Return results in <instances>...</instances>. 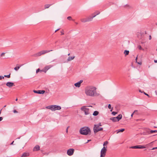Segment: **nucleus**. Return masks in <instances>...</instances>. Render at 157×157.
<instances>
[{
    "label": "nucleus",
    "instance_id": "nucleus-10",
    "mask_svg": "<svg viewBox=\"0 0 157 157\" xmlns=\"http://www.w3.org/2000/svg\"><path fill=\"white\" fill-rule=\"evenodd\" d=\"M33 91L34 93L39 94H43L45 92V91L44 90H33Z\"/></svg>",
    "mask_w": 157,
    "mask_h": 157
},
{
    "label": "nucleus",
    "instance_id": "nucleus-23",
    "mask_svg": "<svg viewBox=\"0 0 157 157\" xmlns=\"http://www.w3.org/2000/svg\"><path fill=\"white\" fill-rule=\"evenodd\" d=\"M146 148V147L144 145H138V149H143Z\"/></svg>",
    "mask_w": 157,
    "mask_h": 157
},
{
    "label": "nucleus",
    "instance_id": "nucleus-64",
    "mask_svg": "<svg viewBox=\"0 0 157 157\" xmlns=\"http://www.w3.org/2000/svg\"><path fill=\"white\" fill-rule=\"evenodd\" d=\"M146 150V149H145V150H144V151H145V150Z\"/></svg>",
    "mask_w": 157,
    "mask_h": 157
},
{
    "label": "nucleus",
    "instance_id": "nucleus-42",
    "mask_svg": "<svg viewBox=\"0 0 157 157\" xmlns=\"http://www.w3.org/2000/svg\"><path fill=\"white\" fill-rule=\"evenodd\" d=\"M5 54V53H2L1 54V56H4V55Z\"/></svg>",
    "mask_w": 157,
    "mask_h": 157
},
{
    "label": "nucleus",
    "instance_id": "nucleus-28",
    "mask_svg": "<svg viewBox=\"0 0 157 157\" xmlns=\"http://www.w3.org/2000/svg\"><path fill=\"white\" fill-rule=\"evenodd\" d=\"M109 142L108 141H106L104 142L103 144L104 147H105V146L108 144Z\"/></svg>",
    "mask_w": 157,
    "mask_h": 157
},
{
    "label": "nucleus",
    "instance_id": "nucleus-19",
    "mask_svg": "<svg viewBox=\"0 0 157 157\" xmlns=\"http://www.w3.org/2000/svg\"><path fill=\"white\" fill-rule=\"evenodd\" d=\"M75 56L69 57L67 60L68 61L74 59Z\"/></svg>",
    "mask_w": 157,
    "mask_h": 157
},
{
    "label": "nucleus",
    "instance_id": "nucleus-14",
    "mask_svg": "<svg viewBox=\"0 0 157 157\" xmlns=\"http://www.w3.org/2000/svg\"><path fill=\"white\" fill-rule=\"evenodd\" d=\"M150 130L149 129H147L145 131H144V135H147V134H149L150 133H150Z\"/></svg>",
    "mask_w": 157,
    "mask_h": 157
},
{
    "label": "nucleus",
    "instance_id": "nucleus-31",
    "mask_svg": "<svg viewBox=\"0 0 157 157\" xmlns=\"http://www.w3.org/2000/svg\"><path fill=\"white\" fill-rule=\"evenodd\" d=\"M10 75H11V74L10 73L9 75H4V77H6V78H9L10 77Z\"/></svg>",
    "mask_w": 157,
    "mask_h": 157
},
{
    "label": "nucleus",
    "instance_id": "nucleus-21",
    "mask_svg": "<svg viewBox=\"0 0 157 157\" xmlns=\"http://www.w3.org/2000/svg\"><path fill=\"white\" fill-rule=\"evenodd\" d=\"M125 129L124 128H121L120 129H119L117 130V133H118L119 132H123L124 131Z\"/></svg>",
    "mask_w": 157,
    "mask_h": 157
},
{
    "label": "nucleus",
    "instance_id": "nucleus-43",
    "mask_svg": "<svg viewBox=\"0 0 157 157\" xmlns=\"http://www.w3.org/2000/svg\"><path fill=\"white\" fill-rule=\"evenodd\" d=\"M3 120V117H0V121H1Z\"/></svg>",
    "mask_w": 157,
    "mask_h": 157
},
{
    "label": "nucleus",
    "instance_id": "nucleus-37",
    "mask_svg": "<svg viewBox=\"0 0 157 157\" xmlns=\"http://www.w3.org/2000/svg\"><path fill=\"white\" fill-rule=\"evenodd\" d=\"M67 19L69 20H72V18H71V16H69V17H67Z\"/></svg>",
    "mask_w": 157,
    "mask_h": 157
},
{
    "label": "nucleus",
    "instance_id": "nucleus-13",
    "mask_svg": "<svg viewBox=\"0 0 157 157\" xmlns=\"http://www.w3.org/2000/svg\"><path fill=\"white\" fill-rule=\"evenodd\" d=\"M40 147L38 145H36L34 147L33 151H37L40 150Z\"/></svg>",
    "mask_w": 157,
    "mask_h": 157
},
{
    "label": "nucleus",
    "instance_id": "nucleus-35",
    "mask_svg": "<svg viewBox=\"0 0 157 157\" xmlns=\"http://www.w3.org/2000/svg\"><path fill=\"white\" fill-rule=\"evenodd\" d=\"M143 93H144V94L145 95H146L148 97V98H150V96L148 94H147L146 93H145L144 91H143Z\"/></svg>",
    "mask_w": 157,
    "mask_h": 157
},
{
    "label": "nucleus",
    "instance_id": "nucleus-32",
    "mask_svg": "<svg viewBox=\"0 0 157 157\" xmlns=\"http://www.w3.org/2000/svg\"><path fill=\"white\" fill-rule=\"evenodd\" d=\"M157 132V130H151L150 131V133H153L154 132Z\"/></svg>",
    "mask_w": 157,
    "mask_h": 157
},
{
    "label": "nucleus",
    "instance_id": "nucleus-3",
    "mask_svg": "<svg viewBox=\"0 0 157 157\" xmlns=\"http://www.w3.org/2000/svg\"><path fill=\"white\" fill-rule=\"evenodd\" d=\"M46 108L49 109L52 111H55L56 110H59L61 109V107L60 106L56 105L48 106L46 107Z\"/></svg>",
    "mask_w": 157,
    "mask_h": 157
},
{
    "label": "nucleus",
    "instance_id": "nucleus-11",
    "mask_svg": "<svg viewBox=\"0 0 157 157\" xmlns=\"http://www.w3.org/2000/svg\"><path fill=\"white\" fill-rule=\"evenodd\" d=\"M83 82L82 80H80L78 82L75 84L74 85L76 87H79L81 86V83Z\"/></svg>",
    "mask_w": 157,
    "mask_h": 157
},
{
    "label": "nucleus",
    "instance_id": "nucleus-24",
    "mask_svg": "<svg viewBox=\"0 0 157 157\" xmlns=\"http://www.w3.org/2000/svg\"><path fill=\"white\" fill-rule=\"evenodd\" d=\"M138 145H136L134 146H132L130 147V148H133V149H138Z\"/></svg>",
    "mask_w": 157,
    "mask_h": 157
},
{
    "label": "nucleus",
    "instance_id": "nucleus-61",
    "mask_svg": "<svg viewBox=\"0 0 157 157\" xmlns=\"http://www.w3.org/2000/svg\"><path fill=\"white\" fill-rule=\"evenodd\" d=\"M90 140H88V141H90Z\"/></svg>",
    "mask_w": 157,
    "mask_h": 157
},
{
    "label": "nucleus",
    "instance_id": "nucleus-50",
    "mask_svg": "<svg viewBox=\"0 0 157 157\" xmlns=\"http://www.w3.org/2000/svg\"><path fill=\"white\" fill-rule=\"evenodd\" d=\"M59 29H56V31H55V32H57L59 30Z\"/></svg>",
    "mask_w": 157,
    "mask_h": 157
},
{
    "label": "nucleus",
    "instance_id": "nucleus-52",
    "mask_svg": "<svg viewBox=\"0 0 157 157\" xmlns=\"http://www.w3.org/2000/svg\"><path fill=\"white\" fill-rule=\"evenodd\" d=\"M14 141H13L10 144V145H12L13 144V143H14Z\"/></svg>",
    "mask_w": 157,
    "mask_h": 157
},
{
    "label": "nucleus",
    "instance_id": "nucleus-18",
    "mask_svg": "<svg viewBox=\"0 0 157 157\" xmlns=\"http://www.w3.org/2000/svg\"><path fill=\"white\" fill-rule=\"evenodd\" d=\"M98 114L99 112L98 111H95L94 112L93 115L94 116H96L98 115Z\"/></svg>",
    "mask_w": 157,
    "mask_h": 157
},
{
    "label": "nucleus",
    "instance_id": "nucleus-17",
    "mask_svg": "<svg viewBox=\"0 0 157 157\" xmlns=\"http://www.w3.org/2000/svg\"><path fill=\"white\" fill-rule=\"evenodd\" d=\"M52 4H46L44 6V9L48 8Z\"/></svg>",
    "mask_w": 157,
    "mask_h": 157
},
{
    "label": "nucleus",
    "instance_id": "nucleus-16",
    "mask_svg": "<svg viewBox=\"0 0 157 157\" xmlns=\"http://www.w3.org/2000/svg\"><path fill=\"white\" fill-rule=\"evenodd\" d=\"M116 117L117 120V121H119L120 120H121L122 118V115L121 114H120Z\"/></svg>",
    "mask_w": 157,
    "mask_h": 157
},
{
    "label": "nucleus",
    "instance_id": "nucleus-25",
    "mask_svg": "<svg viewBox=\"0 0 157 157\" xmlns=\"http://www.w3.org/2000/svg\"><path fill=\"white\" fill-rule=\"evenodd\" d=\"M81 21L82 22H87L86 18H82L81 19Z\"/></svg>",
    "mask_w": 157,
    "mask_h": 157
},
{
    "label": "nucleus",
    "instance_id": "nucleus-26",
    "mask_svg": "<svg viewBox=\"0 0 157 157\" xmlns=\"http://www.w3.org/2000/svg\"><path fill=\"white\" fill-rule=\"evenodd\" d=\"M21 66L22 65H21L20 66L15 67L14 68V69L16 71H17Z\"/></svg>",
    "mask_w": 157,
    "mask_h": 157
},
{
    "label": "nucleus",
    "instance_id": "nucleus-47",
    "mask_svg": "<svg viewBox=\"0 0 157 157\" xmlns=\"http://www.w3.org/2000/svg\"><path fill=\"white\" fill-rule=\"evenodd\" d=\"M155 93L156 95L157 96V90H156L155 91Z\"/></svg>",
    "mask_w": 157,
    "mask_h": 157
},
{
    "label": "nucleus",
    "instance_id": "nucleus-40",
    "mask_svg": "<svg viewBox=\"0 0 157 157\" xmlns=\"http://www.w3.org/2000/svg\"><path fill=\"white\" fill-rule=\"evenodd\" d=\"M4 76H0V80H1L2 79H3L4 78Z\"/></svg>",
    "mask_w": 157,
    "mask_h": 157
},
{
    "label": "nucleus",
    "instance_id": "nucleus-54",
    "mask_svg": "<svg viewBox=\"0 0 157 157\" xmlns=\"http://www.w3.org/2000/svg\"><path fill=\"white\" fill-rule=\"evenodd\" d=\"M139 91L140 92H141V93H143V92H142L141 91V90H139Z\"/></svg>",
    "mask_w": 157,
    "mask_h": 157
},
{
    "label": "nucleus",
    "instance_id": "nucleus-36",
    "mask_svg": "<svg viewBox=\"0 0 157 157\" xmlns=\"http://www.w3.org/2000/svg\"><path fill=\"white\" fill-rule=\"evenodd\" d=\"M61 35H63L64 34V31L63 30H61Z\"/></svg>",
    "mask_w": 157,
    "mask_h": 157
},
{
    "label": "nucleus",
    "instance_id": "nucleus-57",
    "mask_svg": "<svg viewBox=\"0 0 157 157\" xmlns=\"http://www.w3.org/2000/svg\"><path fill=\"white\" fill-rule=\"evenodd\" d=\"M48 153H45L44 154H45V155H48Z\"/></svg>",
    "mask_w": 157,
    "mask_h": 157
},
{
    "label": "nucleus",
    "instance_id": "nucleus-48",
    "mask_svg": "<svg viewBox=\"0 0 157 157\" xmlns=\"http://www.w3.org/2000/svg\"><path fill=\"white\" fill-rule=\"evenodd\" d=\"M156 149V147H153V148L151 149V150H154V149Z\"/></svg>",
    "mask_w": 157,
    "mask_h": 157
},
{
    "label": "nucleus",
    "instance_id": "nucleus-58",
    "mask_svg": "<svg viewBox=\"0 0 157 157\" xmlns=\"http://www.w3.org/2000/svg\"><path fill=\"white\" fill-rule=\"evenodd\" d=\"M20 137H19L17 138V139H20Z\"/></svg>",
    "mask_w": 157,
    "mask_h": 157
},
{
    "label": "nucleus",
    "instance_id": "nucleus-34",
    "mask_svg": "<svg viewBox=\"0 0 157 157\" xmlns=\"http://www.w3.org/2000/svg\"><path fill=\"white\" fill-rule=\"evenodd\" d=\"M117 113V112L113 111L112 113V114L113 115H115Z\"/></svg>",
    "mask_w": 157,
    "mask_h": 157
},
{
    "label": "nucleus",
    "instance_id": "nucleus-5",
    "mask_svg": "<svg viewBox=\"0 0 157 157\" xmlns=\"http://www.w3.org/2000/svg\"><path fill=\"white\" fill-rule=\"evenodd\" d=\"M101 126V123H99V124L97 125L95 124L94 125L93 130L95 133H96L99 131L103 130V128H98L99 127Z\"/></svg>",
    "mask_w": 157,
    "mask_h": 157
},
{
    "label": "nucleus",
    "instance_id": "nucleus-51",
    "mask_svg": "<svg viewBox=\"0 0 157 157\" xmlns=\"http://www.w3.org/2000/svg\"><path fill=\"white\" fill-rule=\"evenodd\" d=\"M154 62L155 63H157V60H154Z\"/></svg>",
    "mask_w": 157,
    "mask_h": 157
},
{
    "label": "nucleus",
    "instance_id": "nucleus-53",
    "mask_svg": "<svg viewBox=\"0 0 157 157\" xmlns=\"http://www.w3.org/2000/svg\"><path fill=\"white\" fill-rule=\"evenodd\" d=\"M68 127H67V129H66V131L67 132H68Z\"/></svg>",
    "mask_w": 157,
    "mask_h": 157
},
{
    "label": "nucleus",
    "instance_id": "nucleus-9",
    "mask_svg": "<svg viewBox=\"0 0 157 157\" xmlns=\"http://www.w3.org/2000/svg\"><path fill=\"white\" fill-rule=\"evenodd\" d=\"M74 149L72 148H70L67 150V154L69 155H72L74 153Z\"/></svg>",
    "mask_w": 157,
    "mask_h": 157
},
{
    "label": "nucleus",
    "instance_id": "nucleus-12",
    "mask_svg": "<svg viewBox=\"0 0 157 157\" xmlns=\"http://www.w3.org/2000/svg\"><path fill=\"white\" fill-rule=\"evenodd\" d=\"M6 85L7 86H8L9 88H10L14 86L13 83L10 82H8L6 83Z\"/></svg>",
    "mask_w": 157,
    "mask_h": 157
},
{
    "label": "nucleus",
    "instance_id": "nucleus-27",
    "mask_svg": "<svg viewBox=\"0 0 157 157\" xmlns=\"http://www.w3.org/2000/svg\"><path fill=\"white\" fill-rule=\"evenodd\" d=\"M108 107L109 109H111L110 110V111H112L113 109V108H111V104H109L108 105Z\"/></svg>",
    "mask_w": 157,
    "mask_h": 157
},
{
    "label": "nucleus",
    "instance_id": "nucleus-20",
    "mask_svg": "<svg viewBox=\"0 0 157 157\" xmlns=\"http://www.w3.org/2000/svg\"><path fill=\"white\" fill-rule=\"evenodd\" d=\"M129 53V51L128 50H125L124 52V53L125 55V56H126L128 55Z\"/></svg>",
    "mask_w": 157,
    "mask_h": 157
},
{
    "label": "nucleus",
    "instance_id": "nucleus-2",
    "mask_svg": "<svg viewBox=\"0 0 157 157\" xmlns=\"http://www.w3.org/2000/svg\"><path fill=\"white\" fill-rule=\"evenodd\" d=\"M91 132L90 128L87 127H85L81 128L80 132L81 134L83 135L90 134Z\"/></svg>",
    "mask_w": 157,
    "mask_h": 157
},
{
    "label": "nucleus",
    "instance_id": "nucleus-39",
    "mask_svg": "<svg viewBox=\"0 0 157 157\" xmlns=\"http://www.w3.org/2000/svg\"><path fill=\"white\" fill-rule=\"evenodd\" d=\"M136 63H137L138 64H139L140 65H141L142 64V62H136Z\"/></svg>",
    "mask_w": 157,
    "mask_h": 157
},
{
    "label": "nucleus",
    "instance_id": "nucleus-49",
    "mask_svg": "<svg viewBox=\"0 0 157 157\" xmlns=\"http://www.w3.org/2000/svg\"><path fill=\"white\" fill-rule=\"evenodd\" d=\"M134 113H133L131 114V117H133V115Z\"/></svg>",
    "mask_w": 157,
    "mask_h": 157
},
{
    "label": "nucleus",
    "instance_id": "nucleus-22",
    "mask_svg": "<svg viewBox=\"0 0 157 157\" xmlns=\"http://www.w3.org/2000/svg\"><path fill=\"white\" fill-rule=\"evenodd\" d=\"M110 119L112 120L114 122H115L117 121V120L116 119V117L111 118H110Z\"/></svg>",
    "mask_w": 157,
    "mask_h": 157
},
{
    "label": "nucleus",
    "instance_id": "nucleus-15",
    "mask_svg": "<svg viewBox=\"0 0 157 157\" xmlns=\"http://www.w3.org/2000/svg\"><path fill=\"white\" fill-rule=\"evenodd\" d=\"M29 154L28 152H24L21 157H26L29 156Z\"/></svg>",
    "mask_w": 157,
    "mask_h": 157
},
{
    "label": "nucleus",
    "instance_id": "nucleus-4",
    "mask_svg": "<svg viewBox=\"0 0 157 157\" xmlns=\"http://www.w3.org/2000/svg\"><path fill=\"white\" fill-rule=\"evenodd\" d=\"M52 50H51L49 51L48 50H42L37 53L34 54L32 56L34 57H37L41 56V55L44 54L46 53L49 52L51 51H52Z\"/></svg>",
    "mask_w": 157,
    "mask_h": 157
},
{
    "label": "nucleus",
    "instance_id": "nucleus-46",
    "mask_svg": "<svg viewBox=\"0 0 157 157\" xmlns=\"http://www.w3.org/2000/svg\"><path fill=\"white\" fill-rule=\"evenodd\" d=\"M137 56L136 57V59H135V60L136 61V63L137 62Z\"/></svg>",
    "mask_w": 157,
    "mask_h": 157
},
{
    "label": "nucleus",
    "instance_id": "nucleus-59",
    "mask_svg": "<svg viewBox=\"0 0 157 157\" xmlns=\"http://www.w3.org/2000/svg\"><path fill=\"white\" fill-rule=\"evenodd\" d=\"M17 100H18L17 98L15 100H16V101H17Z\"/></svg>",
    "mask_w": 157,
    "mask_h": 157
},
{
    "label": "nucleus",
    "instance_id": "nucleus-7",
    "mask_svg": "<svg viewBox=\"0 0 157 157\" xmlns=\"http://www.w3.org/2000/svg\"><path fill=\"white\" fill-rule=\"evenodd\" d=\"M81 109L82 111L84 112L85 115H88L89 114V109L86 108L85 106H83L82 107Z\"/></svg>",
    "mask_w": 157,
    "mask_h": 157
},
{
    "label": "nucleus",
    "instance_id": "nucleus-44",
    "mask_svg": "<svg viewBox=\"0 0 157 157\" xmlns=\"http://www.w3.org/2000/svg\"><path fill=\"white\" fill-rule=\"evenodd\" d=\"M4 84H5V83H2L0 82V86H2Z\"/></svg>",
    "mask_w": 157,
    "mask_h": 157
},
{
    "label": "nucleus",
    "instance_id": "nucleus-8",
    "mask_svg": "<svg viewBox=\"0 0 157 157\" xmlns=\"http://www.w3.org/2000/svg\"><path fill=\"white\" fill-rule=\"evenodd\" d=\"M97 12L98 13H97L96 14H95L94 15L92 14V15L93 16L92 17L90 16L86 18L87 22L91 21L94 17H95L97 15H98L100 13V12L98 11H97Z\"/></svg>",
    "mask_w": 157,
    "mask_h": 157
},
{
    "label": "nucleus",
    "instance_id": "nucleus-45",
    "mask_svg": "<svg viewBox=\"0 0 157 157\" xmlns=\"http://www.w3.org/2000/svg\"><path fill=\"white\" fill-rule=\"evenodd\" d=\"M151 36H150H150H149V40H151Z\"/></svg>",
    "mask_w": 157,
    "mask_h": 157
},
{
    "label": "nucleus",
    "instance_id": "nucleus-41",
    "mask_svg": "<svg viewBox=\"0 0 157 157\" xmlns=\"http://www.w3.org/2000/svg\"><path fill=\"white\" fill-rule=\"evenodd\" d=\"M13 112L14 113H17V111L16 110H14L13 111Z\"/></svg>",
    "mask_w": 157,
    "mask_h": 157
},
{
    "label": "nucleus",
    "instance_id": "nucleus-1",
    "mask_svg": "<svg viewBox=\"0 0 157 157\" xmlns=\"http://www.w3.org/2000/svg\"><path fill=\"white\" fill-rule=\"evenodd\" d=\"M96 88L92 86L87 87L85 89V93L86 95L91 97L98 96L99 94L96 92Z\"/></svg>",
    "mask_w": 157,
    "mask_h": 157
},
{
    "label": "nucleus",
    "instance_id": "nucleus-62",
    "mask_svg": "<svg viewBox=\"0 0 157 157\" xmlns=\"http://www.w3.org/2000/svg\"><path fill=\"white\" fill-rule=\"evenodd\" d=\"M70 55V53H69V54H68V56H69V55Z\"/></svg>",
    "mask_w": 157,
    "mask_h": 157
},
{
    "label": "nucleus",
    "instance_id": "nucleus-30",
    "mask_svg": "<svg viewBox=\"0 0 157 157\" xmlns=\"http://www.w3.org/2000/svg\"><path fill=\"white\" fill-rule=\"evenodd\" d=\"M49 68V67H48V66L45 67H44V69L45 70V71H44L45 72H46V71L48 70Z\"/></svg>",
    "mask_w": 157,
    "mask_h": 157
},
{
    "label": "nucleus",
    "instance_id": "nucleus-33",
    "mask_svg": "<svg viewBox=\"0 0 157 157\" xmlns=\"http://www.w3.org/2000/svg\"><path fill=\"white\" fill-rule=\"evenodd\" d=\"M138 49L139 50H141L142 49V48L141 46L140 45H139L138 46Z\"/></svg>",
    "mask_w": 157,
    "mask_h": 157
},
{
    "label": "nucleus",
    "instance_id": "nucleus-63",
    "mask_svg": "<svg viewBox=\"0 0 157 157\" xmlns=\"http://www.w3.org/2000/svg\"><path fill=\"white\" fill-rule=\"evenodd\" d=\"M6 105H5V106H4V107H6Z\"/></svg>",
    "mask_w": 157,
    "mask_h": 157
},
{
    "label": "nucleus",
    "instance_id": "nucleus-55",
    "mask_svg": "<svg viewBox=\"0 0 157 157\" xmlns=\"http://www.w3.org/2000/svg\"><path fill=\"white\" fill-rule=\"evenodd\" d=\"M137 110H135L133 113H134L135 112H137Z\"/></svg>",
    "mask_w": 157,
    "mask_h": 157
},
{
    "label": "nucleus",
    "instance_id": "nucleus-6",
    "mask_svg": "<svg viewBox=\"0 0 157 157\" xmlns=\"http://www.w3.org/2000/svg\"><path fill=\"white\" fill-rule=\"evenodd\" d=\"M107 147H103L101 149V155L100 157H104L105 155L107 149H106Z\"/></svg>",
    "mask_w": 157,
    "mask_h": 157
},
{
    "label": "nucleus",
    "instance_id": "nucleus-60",
    "mask_svg": "<svg viewBox=\"0 0 157 157\" xmlns=\"http://www.w3.org/2000/svg\"><path fill=\"white\" fill-rule=\"evenodd\" d=\"M75 24H78V23H77V22H75Z\"/></svg>",
    "mask_w": 157,
    "mask_h": 157
},
{
    "label": "nucleus",
    "instance_id": "nucleus-29",
    "mask_svg": "<svg viewBox=\"0 0 157 157\" xmlns=\"http://www.w3.org/2000/svg\"><path fill=\"white\" fill-rule=\"evenodd\" d=\"M44 71L43 70H40L39 68H38L36 70V73H37L39 72H42Z\"/></svg>",
    "mask_w": 157,
    "mask_h": 157
},
{
    "label": "nucleus",
    "instance_id": "nucleus-56",
    "mask_svg": "<svg viewBox=\"0 0 157 157\" xmlns=\"http://www.w3.org/2000/svg\"><path fill=\"white\" fill-rule=\"evenodd\" d=\"M141 120L137 119V120H136V121H139V120Z\"/></svg>",
    "mask_w": 157,
    "mask_h": 157
},
{
    "label": "nucleus",
    "instance_id": "nucleus-38",
    "mask_svg": "<svg viewBox=\"0 0 157 157\" xmlns=\"http://www.w3.org/2000/svg\"><path fill=\"white\" fill-rule=\"evenodd\" d=\"M128 7L129 8H130V6L128 4H126L124 6V7Z\"/></svg>",
    "mask_w": 157,
    "mask_h": 157
}]
</instances>
